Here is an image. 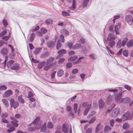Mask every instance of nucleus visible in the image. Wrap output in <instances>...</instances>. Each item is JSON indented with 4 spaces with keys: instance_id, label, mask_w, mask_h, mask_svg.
Masks as SVG:
<instances>
[{
    "instance_id": "obj_1",
    "label": "nucleus",
    "mask_w": 133,
    "mask_h": 133,
    "mask_svg": "<svg viewBox=\"0 0 133 133\" xmlns=\"http://www.w3.org/2000/svg\"><path fill=\"white\" fill-rule=\"evenodd\" d=\"M10 104L11 107H13L14 109H16L19 106L18 103L15 101L13 98H12L10 99Z\"/></svg>"
},
{
    "instance_id": "obj_2",
    "label": "nucleus",
    "mask_w": 133,
    "mask_h": 133,
    "mask_svg": "<svg viewBox=\"0 0 133 133\" xmlns=\"http://www.w3.org/2000/svg\"><path fill=\"white\" fill-rule=\"evenodd\" d=\"M120 112V110L118 108H115L112 111L111 117H116L117 116Z\"/></svg>"
},
{
    "instance_id": "obj_3",
    "label": "nucleus",
    "mask_w": 133,
    "mask_h": 133,
    "mask_svg": "<svg viewBox=\"0 0 133 133\" xmlns=\"http://www.w3.org/2000/svg\"><path fill=\"white\" fill-rule=\"evenodd\" d=\"M117 38V37L111 33H109L108 35V37L106 41H111L112 40H114Z\"/></svg>"
},
{
    "instance_id": "obj_4",
    "label": "nucleus",
    "mask_w": 133,
    "mask_h": 133,
    "mask_svg": "<svg viewBox=\"0 0 133 133\" xmlns=\"http://www.w3.org/2000/svg\"><path fill=\"white\" fill-rule=\"evenodd\" d=\"M12 92L10 90H9L5 91L3 95V97H7L10 96L12 94Z\"/></svg>"
},
{
    "instance_id": "obj_5",
    "label": "nucleus",
    "mask_w": 133,
    "mask_h": 133,
    "mask_svg": "<svg viewBox=\"0 0 133 133\" xmlns=\"http://www.w3.org/2000/svg\"><path fill=\"white\" fill-rule=\"evenodd\" d=\"M47 45L49 48L53 47L55 46L54 42L52 41H50L47 43Z\"/></svg>"
},
{
    "instance_id": "obj_6",
    "label": "nucleus",
    "mask_w": 133,
    "mask_h": 133,
    "mask_svg": "<svg viewBox=\"0 0 133 133\" xmlns=\"http://www.w3.org/2000/svg\"><path fill=\"white\" fill-rule=\"evenodd\" d=\"M130 100V98L129 97H127L123 98L121 101V102L122 103H127L129 102Z\"/></svg>"
},
{
    "instance_id": "obj_7",
    "label": "nucleus",
    "mask_w": 133,
    "mask_h": 133,
    "mask_svg": "<svg viewBox=\"0 0 133 133\" xmlns=\"http://www.w3.org/2000/svg\"><path fill=\"white\" fill-rule=\"evenodd\" d=\"M49 53L46 51L41 54V55L40 57L41 58H45L48 57L49 55Z\"/></svg>"
},
{
    "instance_id": "obj_8",
    "label": "nucleus",
    "mask_w": 133,
    "mask_h": 133,
    "mask_svg": "<svg viewBox=\"0 0 133 133\" xmlns=\"http://www.w3.org/2000/svg\"><path fill=\"white\" fill-rule=\"evenodd\" d=\"M127 46L128 48H130L133 46V39H130L127 43Z\"/></svg>"
},
{
    "instance_id": "obj_9",
    "label": "nucleus",
    "mask_w": 133,
    "mask_h": 133,
    "mask_svg": "<svg viewBox=\"0 0 133 133\" xmlns=\"http://www.w3.org/2000/svg\"><path fill=\"white\" fill-rule=\"evenodd\" d=\"M2 101L6 108H8L9 106V104L8 100L5 99H3Z\"/></svg>"
},
{
    "instance_id": "obj_10",
    "label": "nucleus",
    "mask_w": 133,
    "mask_h": 133,
    "mask_svg": "<svg viewBox=\"0 0 133 133\" xmlns=\"http://www.w3.org/2000/svg\"><path fill=\"white\" fill-rule=\"evenodd\" d=\"M62 131L64 133H67L68 132V129L67 128L66 125L65 124H63L62 128Z\"/></svg>"
},
{
    "instance_id": "obj_11",
    "label": "nucleus",
    "mask_w": 133,
    "mask_h": 133,
    "mask_svg": "<svg viewBox=\"0 0 133 133\" xmlns=\"http://www.w3.org/2000/svg\"><path fill=\"white\" fill-rule=\"evenodd\" d=\"M23 96L21 95L18 97V101L21 103L23 104L25 103V101L24 99L22 98Z\"/></svg>"
},
{
    "instance_id": "obj_12",
    "label": "nucleus",
    "mask_w": 133,
    "mask_h": 133,
    "mask_svg": "<svg viewBox=\"0 0 133 133\" xmlns=\"http://www.w3.org/2000/svg\"><path fill=\"white\" fill-rule=\"evenodd\" d=\"M129 112H127L124 114L122 117V119L124 120L127 119L129 116Z\"/></svg>"
},
{
    "instance_id": "obj_13",
    "label": "nucleus",
    "mask_w": 133,
    "mask_h": 133,
    "mask_svg": "<svg viewBox=\"0 0 133 133\" xmlns=\"http://www.w3.org/2000/svg\"><path fill=\"white\" fill-rule=\"evenodd\" d=\"M104 104L103 101L101 99H100L99 101V107L100 109L103 108Z\"/></svg>"
},
{
    "instance_id": "obj_14",
    "label": "nucleus",
    "mask_w": 133,
    "mask_h": 133,
    "mask_svg": "<svg viewBox=\"0 0 133 133\" xmlns=\"http://www.w3.org/2000/svg\"><path fill=\"white\" fill-rule=\"evenodd\" d=\"M62 46V43H61L60 39H59L57 43L56 49L57 50L59 49Z\"/></svg>"
},
{
    "instance_id": "obj_15",
    "label": "nucleus",
    "mask_w": 133,
    "mask_h": 133,
    "mask_svg": "<svg viewBox=\"0 0 133 133\" xmlns=\"http://www.w3.org/2000/svg\"><path fill=\"white\" fill-rule=\"evenodd\" d=\"M8 52V50L6 48H4L2 49L1 51V53L3 55L6 54Z\"/></svg>"
},
{
    "instance_id": "obj_16",
    "label": "nucleus",
    "mask_w": 133,
    "mask_h": 133,
    "mask_svg": "<svg viewBox=\"0 0 133 133\" xmlns=\"http://www.w3.org/2000/svg\"><path fill=\"white\" fill-rule=\"evenodd\" d=\"M82 46V45L80 44L77 43L75 44L73 46L72 49H77L81 48Z\"/></svg>"
},
{
    "instance_id": "obj_17",
    "label": "nucleus",
    "mask_w": 133,
    "mask_h": 133,
    "mask_svg": "<svg viewBox=\"0 0 133 133\" xmlns=\"http://www.w3.org/2000/svg\"><path fill=\"white\" fill-rule=\"evenodd\" d=\"M82 106L84 108L87 107V108H90L91 105V104H89L88 102H84L82 104Z\"/></svg>"
},
{
    "instance_id": "obj_18",
    "label": "nucleus",
    "mask_w": 133,
    "mask_h": 133,
    "mask_svg": "<svg viewBox=\"0 0 133 133\" xmlns=\"http://www.w3.org/2000/svg\"><path fill=\"white\" fill-rule=\"evenodd\" d=\"M66 51L64 49H61L58 52V54L59 55L64 54H66Z\"/></svg>"
},
{
    "instance_id": "obj_19",
    "label": "nucleus",
    "mask_w": 133,
    "mask_h": 133,
    "mask_svg": "<svg viewBox=\"0 0 133 133\" xmlns=\"http://www.w3.org/2000/svg\"><path fill=\"white\" fill-rule=\"evenodd\" d=\"M54 58L52 57H50L47 60L46 64H48L52 62L54 60Z\"/></svg>"
},
{
    "instance_id": "obj_20",
    "label": "nucleus",
    "mask_w": 133,
    "mask_h": 133,
    "mask_svg": "<svg viewBox=\"0 0 133 133\" xmlns=\"http://www.w3.org/2000/svg\"><path fill=\"white\" fill-rule=\"evenodd\" d=\"M77 58V56H74L69 58L68 59V61H74L76 60Z\"/></svg>"
},
{
    "instance_id": "obj_21",
    "label": "nucleus",
    "mask_w": 133,
    "mask_h": 133,
    "mask_svg": "<svg viewBox=\"0 0 133 133\" xmlns=\"http://www.w3.org/2000/svg\"><path fill=\"white\" fill-rule=\"evenodd\" d=\"M122 94L121 93H119L115 97V99L116 101H118L121 98Z\"/></svg>"
},
{
    "instance_id": "obj_22",
    "label": "nucleus",
    "mask_w": 133,
    "mask_h": 133,
    "mask_svg": "<svg viewBox=\"0 0 133 133\" xmlns=\"http://www.w3.org/2000/svg\"><path fill=\"white\" fill-rule=\"evenodd\" d=\"M35 36V34L34 32L32 33L30 35V41L31 42H32L34 40Z\"/></svg>"
},
{
    "instance_id": "obj_23",
    "label": "nucleus",
    "mask_w": 133,
    "mask_h": 133,
    "mask_svg": "<svg viewBox=\"0 0 133 133\" xmlns=\"http://www.w3.org/2000/svg\"><path fill=\"white\" fill-rule=\"evenodd\" d=\"M89 0H85L83 2L82 4V6L83 8L86 7L87 5Z\"/></svg>"
},
{
    "instance_id": "obj_24",
    "label": "nucleus",
    "mask_w": 133,
    "mask_h": 133,
    "mask_svg": "<svg viewBox=\"0 0 133 133\" xmlns=\"http://www.w3.org/2000/svg\"><path fill=\"white\" fill-rule=\"evenodd\" d=\"M129 127V125L128 123H124L123 125V128L124 129H128Z\"/></svg>"
},
{
    "instance_id": "obj_25",
    "label": "nucleus",
    "mask_w": 133,
    "mask_h": 133,
    "mask_svg": "<svg viewBox=\"0 0 133 133\" xmlns=\"http://www.w3.org/2000/svg\"><path fill=\"white\" fill-rule=\"evenodd\" d=\"M111 130V128L109 126H106L104 128V131L105 132L109 131Z\"/></svg>"
},
{
    "instance_id": "obj_26",
    "label": "nucleus",
    "mask_w": 133,
    "mask_h": 133,
    "mask_svg": "<svg viewBox=\"0 0 133 133\" xmlns=\"http://www.w3.org/2000/svg\"><path fill=\"white\" fill-rule=\"evenodd\" d=\"M128 40V38H125L123 39L122 41V45L123 46H124L125 45V44Z\"/></svg>"
},
{
    "instance_id": "obj_27",
    "label": "nucleus",
    "mask_w": 133,
    "mask_h": 133,
    "mask_svg": "<svg viewBox=\"0 0 133 133\" xmlns=\"http://www.w3.org/2000/svg\"><path fill=\"white\" fill-rule=\"evenodd\" d=\"M53 22V20L51 19H48L45 20V23L46 24H52Z\"/></svg>"
},
{
    "instance_id": "obj_28",
    "label": "nucleus",
    "mask_w": 133,
    "mask_h": 133,
    "mask_svg": "<svg viewBox=\"0 0 133 133\" xmlns=\"http://www.w3.org/2000/svg\"><path fill=\"white\" fill-rule=\"evenodd\" d=\"M115 43V41H112L109 42V45L111 48H112L114 45Z\"/></svg>"
},
{
    "instance_id": "obj_29",
    "label": "nucleus",
    "mask_w": 133,
    "mask_h": 133,
    "mask_svg": "<svg viewBox=\"0 0 133 133\" xmlns=\"http://www.w3.org/2000/svg\"><path fill=\"white\" fill-rule=\"evenodd\" d=\"M72 3V7L70 8V9L72 10H73L76 8V2L75 0H73Z\"/></svg>"
},
{
    "instance_id": "obj_30",
    "label": "nucleus",
    "mask_w": 133,
    "mask_h": 133,
    "mask_svg": "<svg viewBox=\"0 0 133 133\" xmlns=\"http://www.w3.org/2000/svg\"><path fill=\"white\" fill-rule=\"evenodd\" d=\"M67 45L70 49L72 48L73 43L72 42L70 41L68 42L67 43Z\"/></svg>"
},
{
    "instance_id": "obj_31",
    "label": "nucleus",
    "mask_w": 133,
    "mask_h": 133,
    "mask_svg": "<svg viewBox=\"0 0 133 133\" xmlns=\"http://www.w3.org/2000/svg\"><path fill=\"white\" fill-rule=\"evenodd\" d=\"M125 18L127 22L129 23L131 21L132 19V17L131 16L128 15L126 16Z\"/></svg>"
},
{
    "instance_id": "obj_32",
    "label": "nucleus",
    "mask_w": 133,
    "mask_h": 133,
    "mask_svg": "<svg viewBox=\"0 0 133 133\" xmlns=\"http://www.w3.org/2000/svg\"><path fill=\"white\" fill-rule=\"evenodd\" d=\"M64 71L61 70H60L58 71L57 73V75L58 76L60 77L62 76L63 74Z\"/></svg>"
},
{
    "instance_id": "obj_33",
    "label": "nucleus",
    "mask_w": 133,
    "mask_h": 133,
    "mask_svg": "<svg viewBox=\"0 0 133 133\" xmlns=\"http://www.w3.org/2000/svg\"><path fill=\"white\" fill-rule=\"evenodd\" d=\"M47 127L49 129H52L53 128V125L51 122H49L48 123Z\"/></svg>"
},
{
    "instance_id": "obj_34",
    "label": "nucleus",
    "mask_w": 133,
    "mask_h": 133,
    "mask_svg": "<svg viewBox=\"0 0 133 133\" xmlns=\"http://www.w3.org/2000/svg\"><path fill=\"white\" fill-rule=\"evenodd\" d=\"M7 87L5 85H1L0 86V91H4L7 89Z\"/></svg>"
},
{
    "instance_id": "obj_35",
    "label": "nucleus",
    "mask_w": 133,
    "mask_h": 133,
    "mask_svg": "<svg viewBox=\"0 0 133 133\" xmlns=\"http://www.w3.org/2000/svg\"><path fill=\"white\" fill-rule=\"evenodd\" d=\"M46 123L45 122L43 124V127L42 128L41 130V132H44L46 130Z\"/></svg>"
},
{
    "instance_id": "obj_36",
    "label": "nucleus",
    "mask_w": 133,
    "mask_h": 133,
    "mask_svg": "<svg viewBox=\"0 0 133 133\" xmlns=\"http://www.w3.org/2000/svg\"><path fill=\"white\" fill-rule=\"evenodd\" d=\"M121 24L119 23L115 26V30H118L120 28Z\"/></svg>"
},
{
    "instance_id": "obj_37",
    "label": "nucleus",
    "mask_w": 133,
    "mask_h": 133,
    "mask_svg": "<svg viewBox=\"0 0 133 133\" xmlns=\"http://www.w3.org/2000/svg\"><path fill=\"white\" fill-rule=\"evenodd\" d=\"M41 32L43 34H45L47 32V30L45 28H42L40 29Z\"/></svg>"
},
{
    "instance_id": "obj_38",
    "label": "nucleus",
    "mask_w": 133,
    "mask_h": 133,
    "mask_svg": "<svg viewBox=\"0 0 133 133\" xmlns=\"http://www.w3.org/2000/svg\"><path fill=\"white\" fill-rule=\"evenodd\" d=\"M77 107L78 105L77 103H75L74 104V109L75 113L77 112Z\"/></svg>"
},
{
    "instance_id": "obj_39",
    "label": "nucleus",
    "mask_w": 133,
    "mask_h": 133,
    "mask_svg": "<svg viewBox=\"0 0 133 133\" xmlns=\"http://www.w3.org/2000/svg\"><path fill=\"white\" fill-rule=\"evenodd\" d=\"M61 32L62 34H66V35H68L69 34L68 32L66 30L63 29L61 31Z\"/></svg>"
},
{
    "instance_id": "obj_40",
    "label": "nucleus",
    "mask_w": 133,
    "mask_h": 133,
    "mask_svg": "<svg viewBox=\"0 0 133 133\" xmlns=\"http://www.w3.org/2000/svg\"><path fill=\"white\" fill-rule=\"evenodd\" d=\"M15 55V54L14 53L12 52L9 54V57L10 58L12 59L14 57Z\"/></svg>"
},
{
    "instance_id": "obj_41",
    "label": "nucleus",
    "mask_w": 133,
    "mask_h": 133,
    "mask_svg": "<svg viewBox=\"0 0 133 133\" xmlns=\"http://www.w3.org/2000/svg\"><path fill=\"white\" fill-rule=\"evenodd\" d=\"M15 128L13 127H10V128L7 130V131L8 132H10L15 130Z\"/></svg>"
},
{
    "instance_id": "obj_42",
    "label": "nucleus",
    "mask_w": 133,
    "mask_h": 133,
    "mask_svg": "<svg viewBox=\"0 0 133 133\" xmlns=\"http://www.w3.org/2000/svg\"><path fill=\"white\" fill-rule=\"evenodd\" d=\"M96 119V117H93L89 121V124L92 123L94 122Z\"/></svg>"
},
{
    "instance_id": "obj_43",
    "label": "nucleus",
    "mask_w": 133,
    "mask_h": 133,
    "mask_svg": "<svg viewBox=\"0 0 133 133\" xmlns=\"http://www.w3.org/2000/svg\"><path fill=\"white\" fill-rule=\"evenodd\" d=\"M14 62V61L11 60L8 61L7 63V66H10Z\"/></svg>"
},
{
    "instance_id": "obj_44",
    "label": "nucleus",
    "mask_w": 133,
    "mask_h": 133,
    "mask_svg": "<svg viewBox=\"0 0 133 133\" xmlns=\"http://www.w3.org/2000/svg\"><path fill=\"white\" fill-rule=\"evenodd\" d=\"M89 109L90 108H87L85 109V110H84V115H86L87 114L89 111Z\"/></svg>"
},
{
    "instance_id": "obj_45",
    "label": "nucleus",
    "mask_w": 133,
    "mask_h": 133,
    "mask_svg": "<svg viewBox=\"0 0 133 133\" xmlns=\"http://www.w3.org/2000/svg\"><path fill=\"white\" fill-rule=\"evenodd\" d=\"M40 118L39 117H37L35 120L33 122V124H35L37 123L39 120Z\"/></svg>"
},
{
    "instance_id": "obj_46",
    "label": "nucleus",
    "mask_w": 133,
    "mask_h": 133,
    "mask_svg": "<svg viewBox=\"0 0 133 133\" xmlns=\"http://www.w3.org/2000/svg\"><path fill=\"white\" fill-rule=\"evenodd\" d=\"M102 128L100 126L99 124L98 125L96 128L95 131L96 132H98L99 130L101 129Z\"/></svg>"
},
{
    "instance_id": "obj_47",
    "label": "nucleus",
    "mask_w": 133,
    "mask_h": 133,
    "mask_svg": "<svg viewBox=\"0 0 133 133\" xmlns=\"http://www.w3.org/2000/svg\"><path fill=\"white\" fill-rule=\"evenodd\" d=\"M89 57L93 59H95L96 58V56L95 55V54H94L90 55Z\"/></svg>"
},
{
    "instance_id": "obj_48",
    "label": "nucleus",
    "mask_w": 133,
    "mask_h": 133,
    "mask_svg": "<svg viewBox=\"0 0 133 133\" xmlns=\"http://www.w3.org/2000/svg\"><path fill=\"white\" fill-rule=\"evenodd\" d=\"M45 63L46 62L45 61L40 62L39 63L38 66H44Z\"/></svg>"
},
{
    "instance_id": "obj_49",
    "label": "nucleus",
    "mask_w": 133,
    "mask_h": 133,
    "mask_svg": "<svg viewBox=\"0 0 133 133\" xmlns=\"http://www.w3.org/2000/svg\"><path fill=\"white\" fill-rule=\"evenodd\" d=\"M3 23L4 27H6L8 25L7 21L5 19H3Z\"/></svg>"
},
{
    "instance_id": "obj_50",
    "label": "nucleus",
    "mask_w": 133,
    "mask_h": 133,
    "mask_svg": "<svg viewBox=\"0 0 133 133\" xmlns=\"http://www.w3.org/2000/svg\"><path fill=\"white\" fill-rule=\"evenodd\" d=\"M11 122L12 125L15 127H17L18 126V124L17 122H15L14 121H12Z\"/></svg>"
},
{
    "instance_id": "obj_51",
    "label": "nucleus",
    "mask_w": 133,
    "mask_h": 133,
    "mask_svg": "<svg viewBox=\"0 0 133 133\" xmlns=\"http://www.w3.org/2000/svg\"><path fill=\"white\" fill-rule=\"evenodd\" d=\"M121 40L119 39L117 43V48H119L121 46Z\"/></svg>"
},
{
    "instance_id": "obj_52",
    "label": "nucleus",
    "mask_w": 133,
    "mask_h": 133,
    "mask_svg": "<svg viewBox=\"0 0 133 133\" xmlns=\"http://www.w3.org/2000/svg\"><path fill=\"white\" fill-rule=\"evenodd\" d=\"M123 55L127 57L128 56V52L127 50H124L123 52Z\"/></svg>"
},
{
    "instance_id": "obj_53",
    "label": "nucleus",
    "mask_w": 133,
    "mask_h": 133,
    "mask_svg": "<svg viewBox=\"0 0 133 133\" xmlns=\"http://www.w3.org/2000/svg\"><path fill=\"white\" fill-rule=\"evenodd\" d=\"M39 28L38 26H37L34 29H32L31 30L32 32H34L38 30L39 29Z\"/></svg>"
},
{
    "instance_id": "obj_54",
    "label": "nucleus",
    "mask_w": 133,
    "mask_h": 133,
    "mask_svg": "<svg viewBox=\"0 0 133 133\" xmlns=\"http://www.w3.org/2000/svg\"><path fill=\"white\" fill-rule=\"evenodd\" d=\"M41 49V48H36L35 49L34 51V53L36 55L39 52Z\"/></svg>"
},
{
    "instance_id": "obj_55",
    "label": "nucleus",
    "mask_w": 133,
    "mask_h": 133,
    "mask_svg": "<svg viewBox=\"0 0 133 133\" xmlns=\"http://www.w3.org/2000/svg\"><path fill=\"white\" fill-rule=\"evenodd\" d=\"M65 61V59L64 58H60L58 61V63H63Z\"/></svg>"
},
{
    "instance_id": "obj_56",
    "label": "nucleus",
    "mask_w": 133,
    "mask_h": 133,
    "mask_svg": "<svg viewBox=\"0 0 133 133\" xmlns=\"http://www.w3.org/2000/svg\"><path fill=\"white\" fill-rule=\"evenodd\" d=\"M59 38L61 40V41L62 43L64 42V36L62 35H61L59 36Z\"/></svg>"
},
{
    "instance_id": "obj_57",
    "label": "nucleus",
    "mask_w": 133,
    "mask_h": 133,
    "mask_svg": "<svg viewBox=\"0 0 133 133\" xmlns=\"http://www.w3.org/2000/svg\"><path fill=\"white\" fill-rule=\"evenodd\" d=\"M36 34L39 37L42 36L43 35L41 32L39 31H37L36 32Z\"/></svg>"
},
{
    "instance_id": "obj_58",
    "label": "nucleus",
    "mask_w": 133,
    "mask_h": 133,
    "mask_svg": "<svg viewBox=\"0 0 133 133\" xmlns=\"http://www.w3.org/2000/svg\"><path fill=\"white\" fill-rule=\"evenodd\" d=\"M83 58L84 57H80L78 59L77 61L75 62V63H77L81 62L82 61L81 59H83Z\"/></svg>"
},
{
    "instance_id": "obj_59",
    "label": "nucleus",
    "mask_w": 133,
    "mask_h": 133,
    "mask_svg": "<svg viewBox=\"0 0 133 133\" xmlns=\"http://www.w3.org/2000/svg\"><path fill=\"white\" fill-rule=\"evenodd\" d=\"M9 36H5L2 37V39L5 40L7 41L9 38Z\"/></svg>"
},
{
    "instance_id": "obj_60",
    "label": "nucleus",
    "mask_w": 133,
    "mask_h": 133,
    "mask_svg": "<svg viewBox=\"0 0 133 133\" xmlns=\"http://www.w3.org/2000/svg\"><path fill=\"white\" fill-rule=\"evenodd\" d=\"M6 31H4L0 33V37H2L6 34Z\"/></svg>"
},
{
    "instance_id": "obj_61",
    "label": "nucleus",
    "mask_w": 133,
    "mask_h": 133,
    "mask_svg": "<svg viewBox=\"0 0 133 133\" xmlns=\"http://www.w3.org/2000/svg\"><path fill=\"white\" fill-rule=\"evenodd\" d=\"M31 61L33 63H38L39 62L37 60L32 58H31Z\"/></svg>"
},
{
    "instance_id": "obj_62",
    "label": "nucleus",
    "mask_w": 133,
    "mask_h": 133,
    "mask_svg": "<svg viewBox=\"0 0 133 133\" xmlns=\"http://www.w3.org/2000/svg\"><path fill=\"white\" fill-rule=\"evenodd\" d=\"M56 72V71H54L51 74V77L52 79H53L54 78Z\"/></svg>"
},
{
    "instance_id": "obj_63",
    "label": "nucleus",
    "mask_w": 133,
    "mask_h": 133,
    "mask_svg": "<svg viewBox=\"0 0 133 133\" xmlns=\"http://www.w3.org/2000/svg\"><path fill=\"white\" fill-rule=\"evenodd\" d=\"M1 122L3 123H9V121L6 119L4 118H3L1 120Z\"/></svg>"
},
{
    "instance_id": "obj_64",
    "label": "nucleus",
    "mask_w": 133,
    "mask_h": 133,
    "mask_svg": "<svg viewBox=\"0 0 133 133\" xmlns=\"http://www.w3.org/2000/svg\"><path fill=\"white\" fill-rule=\"evenodd\" d=\"M92 131L91 128H88L86 131V133H91Z\"/></svg>"
}]
</instances>
